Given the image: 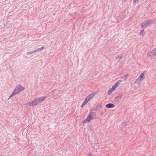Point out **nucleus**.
I'll return each mask as SVG.
<instances>
[{
	"instance_id": "nucleus-8",
	"label": "nucleus",
	"mask_w": 156,
	"mask_h": 156,
	"mask_svg": "<svg viewBox=\"0 0 156 156\" xmlns=\"http://www.w3.org/2000/svg\"><path fill=\"white\" fill-rule=\"evenodd\" d=\"M121 80H119L117 81L116 83L113 85L112 87V88L114 90H115L116 88L118 86V85L121 82Z\"/></svg>"
},
{
	"instance_id": "nucleus-6",
	"label": "nucleus",
	"mask_w": 156,
	"mask_h": 156,
	"mask_svg": "<svg viewBox=\"0 0 156 156\" xmlns=\"http://www.w3.org/2000/svg\"><path fill=\"white\" fill-rule=\"evenodd\" d=\"M96 93L93 92L87 96L85 99L89 101L96 95Z\"/></svg>"
},
{
	"instance_id": "nucleus-22",
	"label": "nucleus",
	"mask_w": 156,
	"mask_h": 156,
	"mask_svg": "<svg viewBox=\"0 0 156 156\" xmlns=\"http://www.w3.org/2000/svg\"><path fill=\"white\" fill-rule=\"evenodd\" d=\"M123 77L125 78V79H127L128 77V75H127V74L123 76Z\"/></svg>"
},
{
	"instance_id": "nucleus-16",
	"label": "nucleus",
	"mask_w": 156,
	"mask_h": 156,
	"mask_svg": "<svg viewBox=\"0 0 156 156\" xmlns=\"http://www.w3.org/2000/svg\"><path fill=\"white\" fill-rule=\"evenodd\" d=\"M114 90L112 88H110L109 89L108 91V95H110L111 94V93Z\"/></svg>"
},
{
	"instance_id": "nucleus-12",
	"label": "nucleus",
	"mask_w": 156,
	"mask_h": 156,
	"mask_svg": "<svg viewBox=\"0 0 156 156\" xmlns=\"http://www.w3.org/2000/svg\"><path fill=\"white\" fill-rule=\"evenodd\" d=\"M101 107V105H97L94 108V110L95 111H97L99 109H100Z\"/></svg>"
},
{
	"instance_id": "nucleus-21",
	"label": "nucleus",
	"mask_w": 156,
	"mask_h": 156,
	"mask_svg": "<svg viewBox=\"0 0 156 156\" xmlns=\"http://www.w3.org/2000/svg\"><path fill=\"white\" fill-rule=\"evenodd\" d=\"M144 30H142L140 32V34L141 35H143L144 34Z\"/></svg>"
},
{
	"instance_id": "nucleus-19",
	"label": "nucleus",
	"mask_w": 156,
	"mask_h": 156,
	"mask_svg": "<svg viewBox=\"0 0 156 156\" xmlns=\"http://www.w3.org/2000/svg\"><path fill=\"white\" fill-rule=\"evenodd\" d=\"M141 81L140 80V78H139V77H138L136 80V81H135V83H139L140 82V81Z\"/></svg>"
},
{
	"instance_id": "nucleus-17",
	"label": "nucleus",
	"mask_w": 156,
	"mask_h": 156,
	"mask_svg": "<svg viewBox=\"0 0 156 156\" xmlns=\"http://www.w3.org/2000/svg\"><path fill=\"white\" fill-rule=\"evenodd\" d=\"M35 50H34V51H29V52H27V54H26V55H29V54H32L34 52H35Z\"/></svg>"
},
{
	"instance_id": "nucleus-20",
	"label": "nucleus",
	"mask_w": 156,
	"mask_h": 156,
	"mask_svg": "<svg viewBox=\"0 0 156 156\" xmlns=\"http://www.w3.org/2000/svg\"><path fill=\"white\" fill-rule=\"evenodd\" d=\"M106 112V110H105L102 111L101 114L100 115H102L105 112Z\"/></svg>"
},
{
	"instance_id": "nucleus-15",
	"label": "nucleus",
	"mask_w": 156,
	"mask_h": 156,
	"mask_svg": "<svg viewBox=\"0 0 156 156\" xmlns=\"http://www.w3.org/2000/svg\"><path fill=\"white\" fill-rule=\"evenodd\" d=\"M44 48H45L44 47H43V46L41 48H39L36 50H35V52H36L37 51H40L41 50H42V49H43Z\"/></svg>"
},
{
	"instance_id": "nucleus-9",
	"label": "nucleus",
	"mask_w": 156,
	"mask_h": 156,
	"mask_svg": "<svg viewBox=\"0 0 156 156\" xmlns=\"http://www.w3.org/2000/svg\"><path fill=\"white\" fill-rule=\"evenodd\" d=\"M115 105L111 103L107 104L105 105V107L108 108H114L115 107Z\"/></svg>"
},
{
	"instance_id": "nucleus-3",
	"label": "nucleus",
	"mask_w": 156,
	"mask_h": 156,
	"mask_svg": "<svg viewBox=\"0 0 156 156\" xmlns=\"http://www.w3.org/2000/svg\"><path fill=\"white\" fill-rule=\"evenodd\" d=\"M24 89L25 88L24 87L20 85H19L16 87L14 89V90L16 91V93L17 94L24 90Z\"/></svg>"
},
{
	"instance_id": "nucleus-14",
	"label": "nucleus",
	"mask_w": 156,
	"mask_h": 156,
	"mask_svg": "<svg viewBox=\"0 0 156 156\" xmlns=\"http://www.w3.org/2000/svg\"><path fill=\"white\" fill-rule=\"evenodd\" d=\"M17 94L16 93V91L14 90L13 92L12 93V94L10 95L9 98H8V100H9L10 98L14 96V95Z\"/></svg>"
},
{
	"instance_id": "nucleus-10",
	"label": "nucleus",
	"mask_w": 156,
	"mask_h": 156,
	"mask_svg": "<svg viewBox=\"0 0 156 156\" xmlns=\"http://www.w3.org/2000/svg\"><path fill=\"white\" fill-rule=\"evenodd\" d=\"M122 93L120 94L118 96L115 97V100L116 102L119 101L122 97Z\"/></svg>"
},
{
	"instance_id": "nucleus-23",
	"label": "nucleus",
	"mask_w": 156,
	"mask_h": 156,
	"mask_svg": "<svg viewBox=\"0 0 156 156\" xmlns=\"http://www.w3.org/2000/svg\"><path fill=\"white\" fill-rule=\"evenodd\" d=\"M92 156V154H91V153H90L89 154L87 155L86 156Z\"/></svg>"
},
{
	"instance_id": "nucleus-4",
	"label": "nucleus",
	"mask_w": 156,
	"mask_h": 156,
	"mask_svg": "<svg viewBox=\"0 0 156 156\" xmlns=\"http://www.w3.org/2000/svg\"><path fill=\"white\" fill-rule=\"evenodd\" d=\"M156 55V48L150 51L148 54V56L149 57H154Z\"/></svg>"
},
{
	"instance_id": "nucleus-5",
	"label": "nucleus",
	"mask_w": 156,
	"mask_h": 156,
	"mask_svg": "<svg viewBox=\"0 0 156 156\" xmlns=\"http://www.w3.org/2000/svg\"><path fill=\"white\" fill-rule=\"evenodd\" d=\"M38 104L37 99H35L33 101L29 102L28 105L30 106H35Z\"/></svg>"
},
{
	"instance_id": "nucleus-24",
	"label": "nucleus",
	"mask_w": 156,
	"mask_h": 156,
	"mask_svg": "<svg viewBox=\"0 0 156 156\" xmlns=\"http://www.w3.org/2000/svg\"><path fill=\"white\" fill-rule=\"evenodd\" d=\"M139 0H134V1H133V2H135L136 1H139Z\"/></svg>"
},
{
	"instance_id": "nucleus-11",
	"label": "nucleus",
	"mask_w": 156,
	"mask_h": 156,
	"mask_svg": "<svg viewBox=\"0 0 156 156\" xmlns=\"http://www.w3.org/2000/svg\"><path fill=\"white\" fill-rule=\"evenodd\" d=\"M140 79L141 81L144 79L145 76H144V73H141L138 77Z\"/></svg>"
},
{
	"instance_id": "nucleus-1",
	"label": "nucleus",
	"mask_w": 156,
	"mask_h": 156,
	"mask_svg": "<svg viewBox=\"0 0 156 156\" xmlns=\"http://www.w3.org/2000/svg\"><path fill=\"white\" fill-rule=\"evenodd\" d=\"M153 23V21L152 20H148L144 21L142 23H141V25L143 28H145L151 26Z\"/></svg>"
},
{
	"instance_id": "nucleus-18",
	"label": "nucleus",
	"mask_w": 156,
	"mask_h": 156,
	"mask_svg": "<svg viewBox=\"0 0 156 156\" xmlns=\"http://www.w3.org/2000/svg\"><path fill=\"white\" fill-rule=\"evenodd\" d=\"M122 56H120V55H118L117 56V59H118V61H119L122 58Z\"/></svg>"
},
{
	"instance_id": "nucleus-2",
	"label": "nucleus",
	"mask_w": 156,
	"mask_h": 156,
	"mask_svg": "<svg viewBox=\"0 0 156 156\" xmlns=\"http://www.w3.org/2000/svg\"><path fill=\"white\" fill-rule=\"evenodd\" d=\"M95 115H96V114L95 112H90L88 115V116L87 117V118L84 120V122H87L89 123L91 119L92 118L93 116Z\"/></svg>"
},
{
	"instance_id": "nucleus-13",
	"label": "nucleus",
	"mask_w": 156,
	"mask_h": 156,
	"mask_svg": "<svg viewBox=\"0 0 156 156\" xmlns=\"http://www.w3.org/2000/svg\"><path fill=\"white\" fill-rule=\"evenodd\" d=\"M88 101L85 98L83 101V103L81 106V107H83L88 102Z\"/></svg>"
},
{
	"instance_id": "nucleus-7",
	"label": "nucleus",
	"mask_w": 156,
	"mask_h": 156,
	"mask_svg": "<svg viewBox=\"0 0 156 156\" xmlns=\"http://www.w3.org/2000/svg\"><path fill=\"white\" fill-rule=\"evenodd\" d=\"M46 97L44 96L43 97H41L38 98L37 99V100L38 104H39L41 103V102H43L44 100L46 99Z\"/></svg>"
}]
</instances>
